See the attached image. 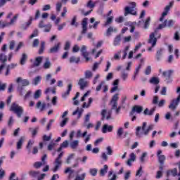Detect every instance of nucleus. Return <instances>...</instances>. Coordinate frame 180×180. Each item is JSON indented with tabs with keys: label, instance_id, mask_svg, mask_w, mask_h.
Instances as JSON below:
<instances>
[{
	"label": "nucleus",
	"instance_id": "29",
	"mask_svg": "<svg viewBox=\"0 0 180 180\" xmlns=\"http://www.w3.org/2000/svg\"><path fill=\"white\" fill-rule=\"evenodd\" d=\"M94 77V73L91 70H86L84 72V79H91Z\"/></svg>",
	"mask_w": 180,
	"mask_h": 180
},
{
	"label": "nucleus",
	"instance_id": "6",
	"mask_svg": "<svg viewBox=\"0 0 180 180\" xmlns=\"http://www.w3.org/2000/svg\"><path fill=\"white\" fill-rule=\"evenodd\" d=\"M88 131H84L82 133V131L81 129H77V133H76V138L77 139H83L84 137V142L85 144L88 143V141L91 140V134H88Z\"/></svg>",
	"mask_w": 180,
	"mask_h": 180
},
{
	"label": "nucleus",
	"instance_id": "33",
	"mask_svg": "<svg viewBox=\"0 0 180 180\" xmlns=\"http://www.w3.org/2000/svg\"><path fill=\"white\" fill-rule=\"evenodd\" d=\"M42 60H43V57L41 56L36 58L35 61L34 62V67H39V65L41 64Z\"/></svg>",
	"mask_w": 180,
	"mask_h": 180
},
{
	"label": "nucleus",
	"instance_id": "20",
	"mask_svg": "<svg viewBox=\"0 0 180 180\" xmlns=\"http://www.w3.org/2000/svg\"><path fill=\"white\" fill-rule=\"evenodd\" d=\"M101 115L103 116V120L105 119V117L107 120H109V119H110V116L112 115V111H106V110H103Z\"/></svg>",
	"mask_w": 180,
	"mask_h": 180
},
{
	"label": "nucleus",
	"instance_id": "60",
	"mask_svg": "<svg viewBox=\"0 0 180 180\" xmlns=\"http://www.w3.org/2000/svg\"><path fill=\"white\" fill-rule=\"evenodd\" d=\"M29 130H30V131H32V137H35V136L37 134V131L39 130V128H35L34 129L32 128H30Z\"/></svg>",
	"mask_w": 180,
	"mask_h": 180
},
{
	"label": "nucleus",
	"instance_id": "57",
	"mask_svg": "<svg viewBox=\"0 0 180 180\" xmlns=\"http://www.w3.org/2000/svg\"><path fill=\"white\" fill-rule=\"evenodd\" d=\"M23 46H24L23 42H19L14 51L15 53H18L19 50H20Z\"/></svg>",
	"mask_w": 180,
	"mask_h": 180
},
{
	"label": "nucleus",
	"instance_id": "43",
	"mask_svg": "<svg viewBox=\"0 0 180 180\" xmlns=\"http://www.w3.org/2000/svg\"><path fill=\"white\" fill-rule=\"evenodd\" d=\"M70 26L78 27V22H77V16H74L70 22Z\"/></svg>",
	"mask_w": 180,
	"mask_h": 180
},
{
	"label": "nucleus",
	"instance_id": "15",
	"mask_svg": "<svg viewBox=\"0 0 180 180\" xmlns=\"http://www.w3.org/2000/svg\"><path fill=\"white\" fill-rule=\"evenodd\" d=\"M46 158H47V155H44L42 158L41 161L42 162H36L34 164V167L37 169H39L42 165H46Z\"/></svg>",
	"mask_w": 180,
	"mask_h": 180
},
{
	"label": "nucleus",
	"instance_id": "32",
	"mask_svg": "<svg viewBox=\"0 0 180 180\" xmlns=\"http://www.w3.org/2000/svg\"><path fill=\"white\" fill-rule=\"evenodd\" d=\"M149 82L153 85H158L160 84V79L158 77H153L150 79Z\"/></svg>",
	"mask_w": 180,
	"mask_h": 180
},
{
	"label": "nucleus",
	"instance_id": "52",
	"mask_svg": "<svg viewBox=\"0 0 180 180\" xmlns=\"http://www.w3.org/2000/svg\"><path fill=\"white\" fill-rule=\"evenodd\" d=\"M41 96V90L38 89L35 91L34 94V98L39 99V98H40Z\"/></svg>",
	"mask_w": 180,
	"mask_h": 180
},
{
	"label": "nucleus",
	"instance_id": "42",
	"mask_svg": "<svg viewBox=\"0 0 180 180\" xmlns=\"http://www.w3.org/2000/svg\"><path fill=\"white\" fill-rule=\"evenodd\" d=\"M113 22V16L107 18V20L103 24L104 27H106V26H109L111 23Z\"/></svg>",
	"mask_w": 180,
	"mask_h": 180
},
{
	"label": "nucleus",
	"instance_id": "3",
	"mask_svg": "<svg viewBox=\"0 0 180 180\" xmlns=\"http://www.w3.org/2000/svg\"><path fill=\"white\" fill-rule=\"evenodd\" d=\"M160 37L161 34H158L157 30H155L154 32L150 33L148 43L151 46V47L148 49V51H151V50H153V47H155V45L157 44V39H160Z\"/></svg>",
	"mask_w": 180,
	"mask_h": 180
},
{
	"label": "nucleus",
	"instance_id": "40",
	"mask_svg": "<svg viewBox=\"0 0 180 180\" xmlns=\"http://www.w3.org/2000/svg\"><path fill=\"white\" fill-rule=\"evenodd\" d=\"M165 27H167V20H165L162 24H160L155 30H157V33L159 34L158 30H161V29H164Z\"/></svg>",
	"mask_w": 180,
	"mask_h": 180
},
{
	"label": "nucleus",
	"instance_id": "55",
	"mask_svg": "<svg viewBox=\"0 0 180 180\" xmlns=\"http://www.w3.org/2000/svg\"><path fill=\"white\" fill-rule=\"evenodd\" d=\"M46 43L43 41H41V46L39 51V54H43V52L44 51V46Z\"/></svg>",
	"mask_w": 180,
	"mask_h": 180
},
{
	"label": "nucleus",
	"instance_id": "38",
	"mask_svg": "<svg viewBox=\"0 0 180 180\" xmlns=\"http://www.w3.org/2000/svg\"><path fill=\"white\" fill-rule=\"evenodd\" d=\"M169 175H172V176H176V175L178 176V169L174 168L172 170L167 172V176H169Z\"/></svg>",
	"mask_w": 180,
	"mask_h": 180
},
{
	"label": "nucleus",
	"instance_id": "4",
	"mask_svg": "<svg viewBox=\"0 0 180 180\" xmlns=\"http://www.w3.org/2000/svg\"><path fill=\"white\" fill-rule=\"evenodd\" d=\"M10 110L13 112L17 115L18 117H22V115H23V107L19 105L17 103H13L10 108Z\"/></svg>",
	"mask_w": 180,
	"mask_h": 180
},
{
	"label": "nucleus",
	"instance_id": "41",
	"mask_svg": "<svg viewBox=\"0 0 180 180\" xmlns=\"http://www.w3.org/2000/svg\"><path fill=\"white\" fill-rule=\"evenodd\" d=\"M75 115H78L77 119H80L81 116H82V111L79 110V108H77V110L72 112V116H75Z\"/></svg>",
	"mask_w": 180,
	"mask_h": 180
},
{
	"label": "nucleus",
	"instance_id": "14",
	"mask_svg": "<svg viewBox=\"0 0 180 180\" xmlns=\"http://www.w3.org/2000/svg\"><path fill=\"white\" fill-rule=\"evenodd\" d=\"M117 101H119V94H116L112 96L111 100L112 109H116L117 108Z\"/></svg>",
	"mask_w": 180,
	"mask_h": 180
},
{
	"label": "nucleus",
	"instance_id": "2",
	"mask_svg": "<svg viewBox=\"0 0 180 180\" xmlns=\"http://www.w3.org/2000/svg\"><path fill=\"white\" fill-rule=\"evenodd\" d=\"M146 127H147V122H143L142 127H137L136 131L135 132L136 136L138 137H141V133L140 132V130H142L143 131L144 136H148V133L154 129V125L150 124L148 127V128L146 129Z\"/></svg>",
	"mask_w": 180,
	"mask_h": 180
},
{
	"label": "nucleus",
	"instance_id": "1",
	"mask_svg": "<svg viewBox=\"0 0 180 180\" xmlns=\"http://www.w3.org/2000/svg\"><path fill=\"white\" fill-rule=\"evenodd\" d=\"M15 82L18 84L17 91L19 92L20 95L23 96V91L25 86H27L30 82L26 79H23L21 77H17L15 79Z\"/></svg>",
	"mask_w": 180,
	"mask_h": 180
},
{
	"label": "nucleus",
	"instance_id": "27",
	"mask_svg": "<svg viewBox=\"0 0 180 180\" xmlns=\"http://www.w3.org/2000/svg\"><path fill=\"white\" fill-rule=\"evenodd\" d=\"M98 2H99V1L94 2L92 0H89L86 4V7L89 8L90 9H94V8L96 6V4H98Z\"/></svg>",
	"mask_w": 180,
	"mask_h": 180
},
{
	"label": "nucleus",
	"instance_id": "23",
	"mask_svg": "<svg viewBox=\"0 0 180 180\" xmlns=\"http://www.w3.org/2000/svg\"><path fill=\"white\" fill-rule=\"evenodd\" d=\"M108 169H109V167L108 166V165H105L103 166V168H101L100 169V176H105V175L108 174Z\"/></svg>",
	"mask_w": 180,
	"mask_h": 180
},
{
	"label": "nucleus",
	"instance_id": "10",
	"mask_svg": "<svg viewBox=\"0 0 180 180\" xmlns=\"http://www.w3.org/2000/svg\"><path fill=\"white\" fill-rule=\"evenodd\" d=\"M179 102H180V94L176 98L173 99L171 101V103L169 105V109H171V110H175L178 105H179Z\"/></svg>",
	"mask_w": 180,
	"mask_h": 180
},
{
	"label": "nucleus",
	"instance_id": "28",
	"mask_svg": "<svg viewBox=\"0 0 180 180\" xmlns=\"http://www.w3.org/2000/svg\"><path fill=\"white\" fill-rule=\"evenodd\" d=\"M50 67H51V62H50V59H49V58H46V61L43 65V68H44V70H49Z\"/></svg>",
	"mask_w": 180,
	"mask_h": 180
},
{
	"label": "nucleus",
	"instance_id": "12",
	"mask_svg": "<svg viewBox=\"0 0 180 180\" xmlns=\"http://www.w3.org/2000/svg\"><path fill=\"white\" fill-rule=\"evenodd\" d=\"M161 154H162V150H158L157 157L158 158L159 163L160 165H164V162H165V155Z\"/></svg>",
	"mask_w": 180,
	"mask_h": 180
},
{
	"label": "nucleus",
	"instance_id": "19",
	"mask_svg": "<svg viewBox=\"0 0 180 180\" xmlns=\"http://www.w3.org/2000/svg\"><path fill=\"white\" fill-rule=\"evenodd\" d=\"M71 91H72V84H69L68 85L67 91H64L63 93H62V98L63 99H66V98L70 96V92H71Z\"/></svg>",
	"mask_w": 180,
	"mask_h": 180
},
{
	"label": "nucleus",
	"instance_id": "48",
	"mask_svg": "<svg viewBox=\"0 0 180 180\" xmlns=\"http://www.w3.org/2000/svg\"><path fill=\"white\" fill-rule=\"evenodd\" d=\"M103 58L101 59V60L99 62H96L94 64V66H93V68H92V70L93 71H96V70H98L99 65H101L102 61H103Z\"/></svg>",
	"mask_w": 180,
	"mask_h": 180
},
{
	"label": "nucleus",
	"instance_id": "30",
	"mask_svg": "<svg viewBox=\"0 0 180 180\" xmlns=\"http://www.w3.org/2000/svg\"><path fill=\"white\" fill-rule=\"evenodd\" d=\"M29 175H30V176H32V178H37L39 176V175H40V172L31 170L29 172Z\"/></svg>",
	"mask_w": 180,
	"mask_h": 180
},
{
	"label": "nucleus",
	"instance_id": "47",
	"mask_svg": "<svg viewBox=\"0 0 180 180\" xmlns=\"http://www.w3.org/2000/svg\"><path fill=\"white\" fill-rule=\"evenodd\" d=\"M129 49H130V46H127L122 51V53H123L122 60L126 59V57H127V53H128Z\"/></svg>",
	"mask_w": 180,
	"mask_h": 180
},
{
	"label": "nucleus",
	"instance_id": "46",
	"mask_svg": "<svg viewBox=\"0 0 180 180\" xmlns=\"http://www.w3.org/2000/svg\"><path fill=\"white\" fill-rule=\"evenodd\" d=\"M40 81H41V76H37L35 78L33 79L32 84L33 85H38Z\"/></svg>",
	"mask_w": 180,
	"mask_h": 180
},
{
	"label": "nucleus",
	"instance_id": "13",
	"mask_svg": "<svg viewBox=\"0 0 180 180\" xmlns=\"http://www.w3.org/2000/svg\"><path fill=\"white\" fill-rule=\"evenodd\" d=\"M172 74H174V70H167L162 72V75L165 78V81L167 84L171 82V79H169V78H171V75H172Z\"/></svg>",
	"mask_w": 180,
	"mask_h": 180
},
{
	"label": "nucleus",
	"instance_id": "58",
	"mask_svg": "<svg viewBox=\"0 0 180 180\" xmlns=\"http://www.w3.org/2000/svg\"><path fill=\"white\" fill-rule=\"evenodd\" d=\"M99 78H101V75H96L92 81L93 85H96V84L98 83V79H99Z\"/></svg>",
	"mask_w": 180,
	"mask_h": 180
},
{
	"label": "nucleus",
	"instance_id": "22",
	"mask_svg": "<svg viewBox=\"0 0 180 180\" xmlns=\"http://www.w3.org/2000/svg\"><path fill=\"white\" fill-rule=\"evenodd\" d=\"M80 60L81 58L79 57H75V56H71L69 58V63H70V64H78V63H79Z\"/></svg>",
	"mask_w": 180,
	"mask_h": 180
},
{
	"label": "nucleus",
	"instance_id": "54",
	"mask_svg": "<svg viewBox=\"0 0 180 180\" xmlns=\"http://www.w3.org/2000/svg\"><path fill=\"white\" fill-rule=\"evenodd\" d=\"M93 101H94V99L92 98H89V103L86 104V103L84 102L83 103L82 108H89V106H91V104L92 103Z\"/></svg>",
	"mask_w": 180,
	"mask_h": 180
},
{
	"label": "nucleus",
	"instance_id": "45",
	"mask_svg": "<svg viewBox=\"0 0 180 180\" xmlns=\"http://www.w3.org/2000/svg\"><path fill=\"white\" fill-rule=\"evenodd\" d=\"M86 173H82L81 175L77 174L74 180H85Z\"/></svg>",
	"mask_w": 180,
	"mask_h": 180
},
{
	"label": "nucleus",
	"instance_id": "49",
	"mask_svg": "<svg viewBox=\"0 0 180 180\" xmlns=\"http://www.w3.org/2000/svg\"><path fill=\"white\" fill-rule=\"evenodd\" d=\"M89 174L91 176H96L98 174V169L96 168H92L89 169Z\"/></svg>",
	"mask_w": 180,
	"mask_h": 180
},
{
	"label": "nucleus",
	"instance_id": "53",
	"mask_svg": "<svg viewBox=\"0 0 180 180\" xmlns=\"http://www.w3.org/2000/svg\"><path fill=\"white\" fill-rule=\"evenodd\" d=\"M69 173V178H71V176L74 174V169H72L70 167H68L65 170V174Z\"/></svg>",
	"mask_w": 180,
	"mask_h": 180
},
{
	"label": "nucleus",
	"instance_id": "26",
	"mask_svg": "<svg viewBox=\"0 0 180 180\" xmlns=\"http://www.w3.org/2000/svg\"><path fill=\"white\" fill-rule=\"evenodd\" d=\"M37 109H40L41 112H43L46 109V103H41V101H39L37 103Z\"/></svg>",
	"mask_w": 180,
	"mask_h": 180
},
{
	"label": "nucleus",
	"instance_id": "50",
	"mask_svg": "<svg viewBox=\"0 0 180 180\" xmlns=\"http://www.w3.org/2000/svg\"><path fill=\"white\" fill-rule=\"evenodd\" d=\"M68 120H70L69 118H63V120L60 122V127H65L67 125V123H68Z\"/></svg>",
	"mask_w": 180,
	"mask_h": 180
},
{
	"label": "nucleus",
	"instance_id": "36",
	"mask_svg": "<svg viewBox=\"0 0 180 180\" xmlns=\"http://www.w3.org/2000/svg\"><path fill=\"white\" fill-rule=\"evenodd\" d=\"M120 40H121V37L120 35H117L113 41V46H120Z\"/></svg>",
	"mask_w": 180,
	"mask_h": 180
},
{
	"label": "nucleus",
	"instance_id": "35",
	"mask_svg": "<svg viewBox=\"0 0 180 180\" xmlns=\"http://www.w3.org/2000/svg\"><path fill=\"white\" fill-rule=\"evenodd\" d=\"M120 77L122 81H127V78H129V72H126L125 70H123L121 72Z\"/></svg>",
	"mask_w": 180,
	"mask_h": 180
},
{
	"label": "nucleus",
	"instance_id": "9",
	"mask_svg": "<svg viewBox=\"0 0 180 180\" xmlns=\"http://www.w3.org/2000/svg\"><path fill=\"white\" fill-rule=\"evenodd\" d=\"M174 6V1H171L169 5L166 6L165 8V11L162 13V15L160 18V22L164 21V18L168 15V12H169V9Z\"/></svg>",
	"mask_w": 180,
	"mask_h": 180
},
{
	"label": "nucleus",
	"instance_id": "61",
	"mask_svg": "<svg viewBox=\"0 0 180 180\" xmlns=\"http://www.w3.org/2000/svg\"><path fill=\"white\" fill-rule=\"evenodd\" d=\"M150 20H151V18L148 17L145 21L144 26H143L144 29H148V26H150Z\"/></svg>",
	"mask_w": 180,
	"mask_h": 180
},
{
	"label": "nucleus",
	"instance_id": "63",
	"mask_svg": "<svg viewBox=\"0 0 180 180\" xmlns=\"http://www.w3.org/2000/svg\"><path fill=\"white\" fill-rule=\"evenodd\" d=\"M44 32L49 33V32H50V30H51V24H48L46 25H45Z\"/></svg>",
	"mask_w": 180,
	"mask_h": 180
},
{
	"label": "nucleus",
	"instance_id": "11",
	"mask_svg": "<svg viewBox=\"0 0 180 180\" xmlns=\"http://www.w3.org/2000/svg\"><path fill=\"white\" fill-rule=\"evenodd\" d=\"M142 112H143V106H141V105H134L132 108V110L130 112V116H133V115H134V113L140 114Z\"/></svg>",
	"mask_w": 180,
	"mask_h": 180
},
{
	"label": "nucleus",
	"instance_id": "62",
	"mask_svg": "<svg viewBox=\"0 0 180 180\" xmlns=\"http://www.w3.org/2000/svg\"><path fill=\"white\" fill-rule=\"evenodd\" d=\"M54 147H56V142H51L48 145V150H49V151H51V150H53Z\"/></svg>",
	"mask_w": 180,
	"mask_h": 180
},
{
	"label": "nucleus",
	"instance_id": "51",
	"mask_svg": "<svg viewBox=\"0 0 180 180\" xmlns=\"http://www.w3.org/2000/svg\"><path fill=\"white\" fill-rule=\"evenodd\" d=\"M147 152H145L143 153L142 155H141L139 160L142 164H144V162H146V157H147Z\"/></svg>",
	"mask_w": 180,
	"mask_h": 180
},
{
	"label": "nucleus",
	"instance_id": "56",
	"mask_svg": "<svg viewBox=\"0 0 180 180\" xmlns=\"http://www.w3.org/2000/svg\"><path fill=\"white\" fill-rule=\"evenodd\" d=\"M105 84V81H101L98 85L96 87V92H99L101 89H102V86H103V84Z\"/></svg>",
	"mask_w": 180,
	"mask_h": 180
},
{
	"label": "nucleus",
	"instance_id": "5",
	"mask_svg": "<svg viewBox=\"0 0 180 180\" xmlns=\"http://www.w3.org/2000/svg\"><path fill=\"white\" fill-rule=\"evenodd\" d=\"M131 6H127L124 8V16H127L128 15H132L133 16H137V8H136V2L131 3Z\"/></svg>",
	"mask_w": 180,
	"mask_h": 180
},
{
	"label": "nucleus",
	"instance_id": "39",
	"mask_svg": "<svg viewBox=\"0 0 180 180\" xmlns=\"http://www.w3.org/2000/svg\"><path fill=\"white\" fill-rule=\"evenodd\" d=\"M162 53H164V49H160L157 51L156 59H157L158 61H160V60H161Z\"/></svg>",
	"mask_w": 180,
	"mask_h": 180
},
{
	"label": "nucleus",
	"instance_id": "7",
	"mask_svg": "<svg viewBox=\"0 0 180 180\" xmlns=\"http://www.w3.org/2000/svg\"><path fill=\"white\" fill-rule=\"evenodd\" d=\"M64 155V152H61L58 157L55 159L54 161V168L52 169L53 172H57L58 171V169L60 167H61V165L63 164V160L61 158H63V156Z\"/></svg>",
	"mask_w": 180,
	"mask_h": 180
},
{
	"label": "nucleus",
	"instance_id": "44",
	"mask_svg": "<svg viewBox=\"0 0 180 180\" xmlns=\"http://www.w3.org/2000/svg\"><path fill=\"white\" fill-rule=\"evenodd\" d=\"M0 61L1 63H6L8 61V56L4 53H0Z\"/></svg>",
	"mask_w": 180,
	"mask_h": 180
},
{
	"label": "nucleus",
	"instance_id": "18",
	"mask_svg": "<svg viewBox=\"0 0 180 180\" xmlns=\"http://www.w3.org/2000/svg\"><path fill=\"white\" fill-rule=\"evenodd\" d=\"M60 47H61V42H58L54 45V46L50 49L49 53H51V54H53L54 53H58Z\"/></svg>",
	"mask_w": 180,
	"mask_h": 180
},
{
	"label": "nucleus",
	"instance_id": "8",
	"mask_svg": "<svg viewBox=\"0 0 180 180\" xmlns=\"http://www.w3.org/2000/svg\"><path fill=\"white\" fill-rule=\"evenodd\" d=\"M78 85L81 89V91H84L85 88H88L89 85V82L86 80L85 78H80L78 81Z\"/></svg>",
	"mask_w": 180,
	"mask_h": 180
},
{
	"label": "nucleus",
	"instance_id": "34",
	"mask_svg": "<svg viewBox=\"0 0 180 180\" xmlns=\"http://www.w3.org/2000/svg\"><path fill=\"white\" fill-rule=\"evenodd\" d=\"M70 146L71 148H72V150H75V148H77V147L79 146V141L78 140L73 141L72 142L70 143Z\"/></svg>",
	"mask_w": 180,
	"mask_h": 180
},
{
	"label": "nucleus",
	"instance_id": "25",
	"mask_svg": "<svg viewBox=\"0 0 180 180\" xmlns=\"http://www.w3.org/2000/svg\"><path fill=\"white\" fill-rule=\"evenodd\" d=\"M26 61H27V54L24 53L22 54V56L20 58V64L21 65H25V64H26Z\"/></svg>",
	"mask_w": 180,
	"mask_h": 180
},
{
	"label": "nucleus",
	"instance_id": "21",
	"mask_svg": "<svg viewBox=\"0 0 180 180\" xmlns=\"http://www.w3.org/2000/svg\"><path fill=\"white\" fill-rule=\"evenodd\" d=\"M25 139L26 138L25 136H21L20 138L19 141L17 142V144H16L17 150H21L22 146H23V143L25 142Z\"/></svg>",
	"mask_w": 180,
	"mask_h": 180
},
{
	"label": "nucleus",
	"instance_id": "31",
	"mask_svg": "<svg viewBox=\"0 0 180 180\" xmlns=\"http://www.w3.org/2000/svg\"><path fill=\"white\" fill-rule=\"evenodd\" d=\"M114 32H117V29L114 28L113 27H110L107 31H106V36L109 37L112 34V33Z\"/></svg>",
	"mask_w": 180,
	"mask_h": 180
},
{
	"label": "nucleus",
	"instance_id": "17",
	"mask_svg": "<svg viewBox=\"0 0 180 180\" xmlns=\"http://www.w3.org/2000/svg\"><path fill=\"white\" fill-rule=\"evenodd\" d=\"M82 34H85L86 33V31L88 30V18H85L83 19L82 22Z\"/></svg>",
	"mask_w": 180,
	"mask_h": 180
},
{
	"label": "nucleus",
	"instance_id": "59",
	"mask_svg": "<svg viewBox=\"0 0 180 180\" xmlns=\"http://www.w3.org/2000/svg\"><path fill=\"white\" fill-rule=\"evenodd\" d=\"M61 8H63V2L58 1L56 3V11L60 12V11H61Z\"/></svg>",
	"mask_w": 180,
	"mask_h": 180
},
{
	"label": "nucleus",
	"instance_id": "16",
	"mask_svg": "<svg viewBox=\"0 0 180 180\" xmlns=\"http://www.w3.org/2000/svg\"><path fill=\"white\" fill-rule=\"evenodd\" d=\"M113 131V126L105 124L102 128V133H112Z\"/></svg>",
	"mask_w": 180,
	"mask_h": 180
},
{
	"label": "nucleus",
	"instance_id": "64",
	"mask_svg": "<svg viewBox=\"0 0 180 180\" xmlns=\"http://www.w3.org/2000/svg\"><path fill=\"white\" fill-rule=\"evenodd\" d=\"M174 40H176V41H179V40H180L179 32L176 31L174 33Z\"/></svg>",
	"mask_w": 180,
	"mask_h": 180
},
{
	"label": "nucleus",
	"instance_id": "37",
	"mask_svg": "<svg viewBox=\"0 0 180 180\" xmlns=\"http://www.w3.org/2000/svg\"><path fill=\"white\" fill-rule=\"evenodd\" d=\"M80 51L82 53V56L83 57H86L87 54H89L88 51H86V46L83 45L80 49Z\"/></svg>",
	"mask_w": 180,
	"mask_h": 180
},
{
	"label": "nucleus",
	"instance_id": "24",
	"mask_svg": "<svg viewBox=\"0 0 180 180\" xmlns=\"http://www.w3.org/2000/svg\"><path fill=\"white\" fill-rule=\"evenodd\" d=\"M34 144V141L30 140L27 144L26 148L28 151V154H30L32 153V147H33V145Z\"/></svg>",
	"mask_w": 180,
	"mask_h": 180
}]
</instances>
